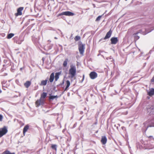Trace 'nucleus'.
<instances>
[{
  "mask_svg": "<svg viewBox=\"0 0 154 154\" xmlns=\"http://www.w3.org/2000/svg\"><path fill=\"white\" fill-rule=\"evenodd\" d=\"M76 69L75 66L71 65L69 71V74L71 78H73L75 76L76 74Z\"/></svg>",
  "mask_w": 154,
  "mask_h": 154,
  "instance_id": "1",
  "label": "nucleus"
},
{
  "mask_svg": "<svg viewBox=\"0 0 154 154\" xmlns=\"http://www.w3.org/2000/svg\"><path fill=\"white\" fill-rule=\"evenodd\" d=\"M8 131L7 128L4 126L3 128H0V137L5 135Z\"/></svg>",
  "mask_w": 154,
  "mask_h": 154,
  "instance_id": "2",
  "label": "nucleus"
},
{
  "mask_svg": "<svg viewBox=\"0 0 154 154\" xmlns=\"http://www.w3.org/2000/svg\"><path fill=\"white\" fill-rule=\"evenodd\" d=\"M78 48L80 54L82 56H83L85 48V45L82 44H80L79 45Z\"/></svg>",
  "mask_w": 154,
  "mask_h": 154,
  "instance_id": "3",
  "label": "nucleus"
},
{
  "mask_svg": "<svg viewBox=\"0 0 154 154\" xmlns=\"http://www.w3.org/2000/svg\"><path fill=\"white\" fill-rule=\"evenodd\" d=\"M45 100H43L40 98L35 102V105L36 107H39L40 105H43L44 104Z\"/></svg>",
  "mask_w": 154,
  "mask_h": 154,
  "instance_id": "4",
  "label": "nucleus"
},
{
  "mask_svg": "<svg viewBox=\"0 0 154 154\" xmlns=\"http://www.w3.org/2000/svg\"><path fill=\"white\" fill-rule=\"evenodd\" d=\"M64 15L67 16H72L74 15V14L71 12L67 11L58 14V16Z\"/></svg>",
  "mask_w": 154,
  "mask_h": 154,
  "instance_id": "5",
  "label": "nucleus"
},
{
  "mask_svg": "<svg viewBox=\"0 0 154 154\" xmlns=\"http://www.w3.org/2000/svg\"><path fill=\"white\" fill-rule=\"evenodd\" d=\"M24 8L23 7H20L17 9V12L15 14V15L17 16L22 15V11L23 10Z\"/></svg>",
  "mask_w": 154,
  "mask_h": 154,
  "instance_id": "6",
  "label": "nucleus"
},
{
  "mask_svg": "<svg viewBox=\"0 0 154 154\" xmlns=\"http://www.w3.org/2000/svg\"><path fill=\"white\" fill-rule=\"evenodd\" d=\"M89 76L91 79H94L97 77V74L95 72H92L90 73Z\"/></svg>",
  "mask_w": 154,
  "mask_h": 154,
  "instance_id": "7",
  "label": "nucleus"
},
{
  "mask_svg": "<svg viewBox=\"0 0 154 154\" xmlns=\"http://www.w3.org/2000/svg\"><path fill=\"white\" fill-rule=\"evenodd\" d=\"M111 43L112 44H116L118 42L117 37H112L111 39Z\"/></svg>",
  "mask_w": 154,
  "mask_h": 154,
  "instance_id": "8",
  "label": "nucleus"
},
{
  "mask_svg": "<svg viewBox=\"0 0 154 154\" xmlns=\"http://www.w3.org/2000/svg\"><path fill=\"white\" fill-rule=\"evenodd\" d=\"M112 31L111 30V29H110L108 32H107L106 33V35L105 37L104 38V39H108L109 38L112 34Z\"/></svg>",
  "mask_w": 154,
  "mask_h": 154,
  "instance_id": "9",
  "label": "nucleus"
},
{
  "mask_svg": "<svg viewBox=\"0 0 154 154\" xmlns=\"http://www.w3.org/2000/svg\"><path fill=\"white\" fill-rule=\"evenodd\" d=\"M107 139L105 136H103L102 137L101 140V142L103 144H105L106 143Z\"/></svg>",
  "mask_w": 154,
  "mask_h": 154,
  "instance_id": "10",
  "label": "nucleus"
},
{
  "mask_svg": "<svg viewBox=\"0 0 154 154\" xmlns=\"http://www.w3.org/2000/svg\"><path fill=\"white\" fill-rule=\"evenodd\" d=\"M29 126L28 125H26L24 127L23 130V134L24 135H25V133L29 129Z\"/></svg>",
  "mask_w": 154,
  "mask_h": 154,
  "instance_id": "11",
  "label": "nucleus"
},
{
  "mask_svg": "<svg viewBox=\"0 0 154 154\" xmlns=\"http://www.w3.org/2000/svg\"><path fill=\"white\" fill-rule=\"evenodd\" d=\"M70 85V83L69 81L68 80H67L66 81V87L64 89V91H67L68 89V88L69 87V86Z\"/></svg>",
  "mask_w": 154,
  "mask_h": 154,
  "instance_id": "12",
  "label": "nucleus"
},
{
  "mask_svg": "<svg viewBox=\"0 0 154 154\" xmlns=\"http://www.w3.org/2000/svg\"><path fill=\"white\" fill-rule=\"evenodd\" d=\"M54 72L52 73L50 75L49 78V81L51 82H52L54 79Z\"/></svg>",
  "mask_w": 154,
  "mask_h": 154,
  "instance_id": "13",
  "label": "nucleus"
},
{
  "mask_svg": "<svg viewBox=\"0 0 154 154\" xmlns=\"http://www.w3.org/2000/svg\"><path fill=\"white\" fill-rule=\"evenodd\" d=\"M48 81V80L47 79L45 80H42L41 81L40 85L41 86H45L46 85Z\"/></svg>",
  "mask_w": 154,
  "mask_h": 154,
  "instance_id": "14",
  "label": "nucleus"
},
{
  "mask_svg": "<svg viewBox=\"0 0 154 154\" xmlns=\"http://www.w3.org/2000/svg\"><path fill=\"white\" fill-rule=\"evenodd\" d=\"M47 93L45 92H43L41 95L40 98L43 100H45V98L46 97Z\"/></svg>",
  "mask_w": 154,
  "mask_h": 154,
  "instance_id": "15",
  "label": "nucleus"
},
{
  "mask_svg": "<svg viewBox=\"0 0 154 154\" xmlns=\"http://www.w3.org/2000/svg\"><path fill=\"white\" fill-rule=\"evenodd\" d=\"M61 72H57L55 73V80L57 81L59 78V75L61 74Z\"/></svg>",
  "mask_w": 154,
  "mask_h": 154,
  "instance_id": "16",
  "label": "nucleus"
},
{
  "mask_svg": "<svg viewBox=\"0 0 154 154\" xmlns=\"http://www.w3.org/2000/svg\"><path fill=\"white\" fill-rule=\"evenodd\" d=\"M31 82L29 81H27L24 84V85L26 88H28L30 85Z\"/></svg>",
  "mask_w": 154,
  "mask_h": 154,
  "instance_id": "17",
  "label": "nucleus"
},
{
  "mask_svg": "<svg viewBox=\"0 0 154 154\" xmlns=\"http://www.w3.org/2000/svg\"><path fill=\"white\" fill-rule=\"evenodd\" d=\"M148 94L149 96H152L154 94V89L152 88L148 93Z\"/></svg>",
  "mask_w": 154,
  "mask_h": 154,
  "instance_id": "18",
  "label": "nucleus"
},
{
  "mask_svg": "<svg viewBox=\"0 0 154 154\" xmlns=\"http://www.w3.org/2000/svg\"><path fill=\"white\" fill-rule=\"evenodd\" d=\"M146 109L148 112H151L154 109V107L153 106H151V107L148 106L147 107Z\"/></svg>",
  "mask_w": 154,
  "mask_h": 154,
  "instance_id": "19",
  "label": "nucleus"
},
{
  "mask_svg": "<svg viewBox=\"0 0 154 154\" xmlns=\"http://www.w3.org/2000/svg\"><path fill=\"white\" fill-rule=\"evenodd\" d=\"M2 154H15V153L14 152H11L8 150H5L3 152Z\"/></svg>",
  "mask_w": 154,
  "mask_h": 154,
  "instance_id": "20",
  "label": "nucleus"
},
{
  "mask_svg": "<svg viewBox=\"0 0 154 154\" xmlns=\"http://www.w3.org/2000/svg\"><path fill=\"white\" fill-rule=\"evenodd\" d=\"M68 61V59H65L63 63V67H66V66L67 64Z\"/></svg>",
  "mask_w": 154,
  "mask_h": 154,
  "instance_id": "21",
  "label": "nucleus"
},
{
  "mask_svg": "<svg viewBox=\"0 0 154 154\" xmlns=\"http://www.w3.org/2000/svg\"><path fill=\"white\" fill-rule=\"evenodd\" d=\"M14 35V34L13 33H10L8 34L7 36V38L8 39H10Z\"/></svg>",
  "mask_w": 154,
  "mask_h": 154,
  "instance_id": "22",
  "label": "nucleus"
},
{
  "mask_svg": "<svg viewBox=\"0 0 154 154\" xmlns=\"http://www.w3.org/2000/svg\"><path fill=\"white\" fill-rule=\"evenodd\" d=\"M58 97V96L57 95L56 96H51L49 97V99L50 100H53L55 98H57Z\"/></svg>",
  "mask_w": 154,
  "mask_h": 154,
  "instance_id": "23",
  "label": "nucleus"
},
{
  "mask_svg": "<svg viewBox=\"0 0 154 154\" xmlns=\"http://www.w3.org/2000/svg\"><path fill=\"white\" fill-rule=\"evenodd\" d=\"M80 39V37L79 36H76L74 38V40L75 41H78Z\"/></svg>",
  "mask_w": 154,
  "mask_h": 154,
  "instance_id": "24",
  "label": "nucleus"
},
{
  "mask_svg": "<svg viewBox=\"0 0 154 154\" xmlns=\"http://www.w3.org/2000/svg\"><path fill=\"white\" fill-rule=\"evenodd\" d=\"M102 15H100L98 17H97L95 21H99L100 20L102 17Z\"/></svg>",
  "mask_w": 154,
  "mask_h": 154,
  "instance_id": "25",
  "label": "nucleus"
},
{
  "mask_svg": "<svg viewBox=\"0 0 154 154\" xmlns=\"http://www.w3.org/2000/svg\"><path fill=\"white\" fill-rule=\"evenodd\" d=\"M56 146H57V145H55V144H52V145H51V148L53 149H54L55 150H56L57 149V148H56Z\"/></svg>",
  "mask_w": 154,
  "mask_h": 154,
  "instance_id": "26",
  "label": "nucleus"
},
{
  "mask_svg": "<svg viewBox=\"0 0 154 154\" xmlns=\"http://www.w3.org/2000/svg\"><path fill=\"white\" fill-rule=\"evenodd\" d=\"M3 119V116L2 115L0 114V121H2V120Z\"/></svg>",
  "mask_w": 154,
  "mask_h": 154,
  "instance_id": "27",
  "label": "nucleus"
},
{
  "mask_svg": "<svg viewBox=\"0 0 154 154\" xmlns=\"http://www.w3.org/2000/svg\"><path fill=\"white\" fill-rule=\"evenodd\" d=\"M135 39H137L139 38V37L136 35V34H135Z\"/></svg>",
  "mask_w": 154,
  "mask_h": 154,
  "instance_id": "28",
  "label": "nucleus"
},
{
  "mask_svg": "<svg viewBox=\"0 0 154 154\" xmlns=\"http://www.w3.org/2000/svg\"><path fill=\"white\" fill-rule=\"evenodd\" d=\"M151 82H154V76L152 77V79H151Z\"/></svg>",
  "mask_w": 154,
  "mask_h": 154,
  "instance_id": "29",
  "label": "nucleus"
},
{
  "mask_svg": "<svg viewBox=\"0 0 154 154\" xmlns=\"http://www.w3.org/2000/svg\"><path fill=\"white\" fill-rule=\"evenodd\" d=\"M147 123V121H146V122H144V123H143V124L145 125H146Z\"/></svg>",
  "mask_w": 154,
  "mask_h": 154,
  "instance_id": "30",
  "label": "nucleus"
},
{
  "mask_svg": "<svg viewBox=\"0 0 154 154\" xmlns=\"http://www.w3.org/2000/svg\"><path fill=\"white\" fill-rule=\"evenodd\" d=\"M152 137V136H149V138H150V137Z\"/></svg>",
  "mask_w": 154,
  "mask_h": 154,
  "instance_id": "31",
  "label": "nucleus"
},
{
  "mask_svg": "<svg viewBox=\"0 0 154 154\" xmlns=\"http://www.w3.org/2000/svg\"><path fill=\"white\" fill-rule=\"evenodd\" d=\"M51 0V1H54V0Z\"/></svg>",
  "mask_w": 154,
  "mask_h": 154,
  "instance_id": "32",
  "label": "nucleus"
},
{
  "mask_svg": "<svg viewBox=\"0 0 154 154\" xmlns=\"http://www.w3.org/2000/svg\"><path fill=\"white\" fill-rule=\"evenodd\" d=\"M55 39H57V38L56 37H55Z\"/></svg>",
  "mask_w": 154,
  "mask_h": 154,
  "instance_id": "33",
  "label": "nucleus"
}]
</instances>
